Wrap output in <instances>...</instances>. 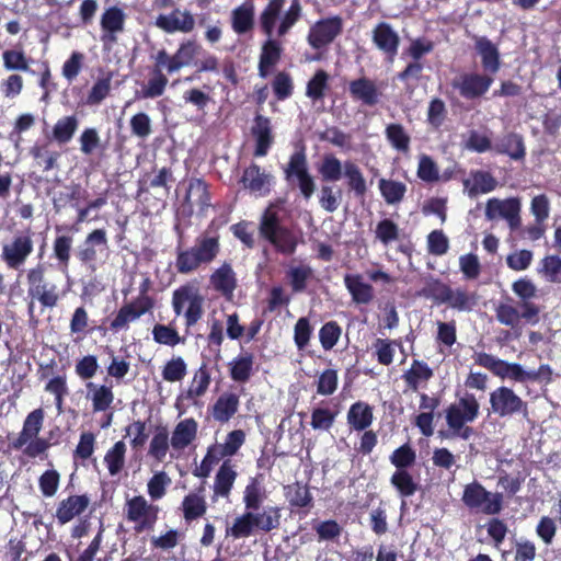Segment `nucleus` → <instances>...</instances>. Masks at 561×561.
Returning a JSON list of instances; mask_svg holds the SVG:
<instances>
[{
    "instance_id": "nucleus-1",
    "label": "nucleus",
    "mask_w": 561,
    "mask_h": 561,
    "mask_svg": "<svg viewBox=\"0 0 561 561\" xmlns=\"http://www.w3.org/2000/svg\"><path fill=\"white\" fill-rule=\"evenodd\" d=\"M285 0H270L260 15V24L267 37L273 34L286 35L301 16L299 0H293L286 11L283 10Z\"/></svg>"
},
{
    "instance_id": "nucleus-38",
    "label": "nucleus",
    "mask_w": 561,
    "mask_h": 561,
    "mask_svg": "<svg viewBox=\"0 0 561 561\" xmlns=\"http://www.w3.org/2000/svg\"><path fill=\"white\" fill-rule=\"evenodd\" d=\"M185 203L191 210L196 206L203 211L209 206L207 185L201 180H192L186 191Z\"/></svg>"
},
{
    "instance_id": "nucleus-35",
    "label": "nucleus",
    "mask_w": 561,
    "mask_h": 561,
    "mask_svg": "<svg viewBox=\"0 0 561 561\" xmlns=\"http://www.w3.org/2000/svg\"><path fill=\"white\" fill-rule=\"evenodd\" d=\"M88 398L92 401L94 412L107 410L114 400L113 391L110 387L104 385H96L94 382L87 383Z\"/></svg>"
},
{
    "instance_id": "nucleus-36",
    "label": "nucleus",
    "mask_w": 561,
    "mask_h": 561,
    "mask_svg": "<svg viewBox=\"0 0 561 561\" xmlns=\"http://www.w3.org/2000/svg\"><path fill=\"white\" fill-rule=\"evenodd\" d=\"M202 492L203 488L198 492L188 493L183 499L181 507L185 520L197 519L206 513L207 504Z\"/></svg>"
},
{
    "instance_id": "nucleus-55",
    "label": "nucleus",
    "mask_w": 561,
    "mask_h": 561,
    "mask_svg": "<svg viewBox=\"0 0 561 561\" xmlns=\"http://www.w3.org/2000/svg\"><path fill=\"white\" fill-rule=\"evenodd\" d=\"M390 481L402 496H411L416 491V483L407 469L396 470Z\"/></svg>"
},
{
    "instance_id": "nucleus-21",
    "label": "nucleus",
    "mask_w": 561,
    "mask_h": 561,
    "mask_svg": "<svg viewBox=\"0 0 561 561\" xmlns=\"http://www.w3.org/2000/svg\"><path fill=\"white\" fill-rule=\"evenodd\" d=\"M474 48L481 58L483 69L494 75L500 70V51L495 44L484 36L474 37Z\"/></svg>"
},
{
    "instance_id": "nucleus-17",
    "label": "nucleus",
    "mask_w": 561,
    "mask_h": 561,
    "mask_svg": "<svg viewBox=\"0 0 561 561\" xmlns=\"http://www.w3.org/2000/svg\"><path fill=\"white\" fill-rule=\"evenodd\" d=\"M90 503L87 494L70 495L58 503L55 517L60 525H66L84 513Z\"/></svg>"
},
{
    "instance_id": "nucleus-7",
    "label": "nucleus",
    "mask_w": 561,
    "mask_h": 561,
    "mask_svg": "<svg viewBox=\"0 0 561 561\" xmlns=\"http://www.w3.org/2000/svg\"><path fill=\"white\" fill-rule=\"evenodd\" d=\"M159 514V506L147 501L142 495H136L126 500L124 515L127 522L131 523L137 534L151 530Z\"/></svg>"
},
{
    "instance_id": "nucleus-46",
    "label": "nucleus",
    "mask_w": 561,
    "mask_h": 561,
    "mask_svg": "<svg viewBox=\"0 0 561 561\" xmlns=\"http://www.w3.org/2000/svg\"><path fill=\"white\" fill-rule=\"evenodd\" d=\"M318 171L323 181L336 182L343 175V163L333 154H327L323 157Z\"/></svg>"
},
{
    "instance_id": "nucleus-5",
    "label": "nucleus",
    "mask_w": 561,
    "mask_h": 561,
    "mask_svg": "<svg viewBox=\"0 0 561 561\" xmlns=\"http://www.w3.org/2000/svg\"><path fill=\"white\" fill-rule=\"evenodd\" d=\"M539 307L533 302H522L519 307L512 300L500 302L495 308L496 320L519 335L524 323L536 324L539 321Z\"/></svg>"
},
{
    "instance_id": "nucleus-29",
    "label": "nucleus",
    "mask_w": 561,
    "mask_h": 561,
    "mask_svg": "<svg viewBox=\"0 0 561 561\" xmlns=\"http://www.w3.org/2000/svg\"><path fill=\"white\" fill-rule=\"evenodd\" d=\"M213 287L227 298L233 296L237 287L236 274L230 264L224 263L210 276Z\"/></svg>"
},
{
    "instance_id": "nucleus-14",
    "label": "nucleus",
    "mask_w": 561,
    "mask_h": 561,
    "mask_svg": "<svg viewBox=\"0 0 561 561\" xmlns=\"http://www.w3.org/2000/svg\"><path fill=\"white\" fill-rule=\"evenodd\" d=\"M343 21L339 16H332L316 22L309 31L308 43L319 49L331 42L342 32Z\"/></svg>"
},
{
    "instance_id": "nucleus-59",
    "label": "nucleus",
    "mask_w": 561,
    "mask_h": 561,
    "mask_svg": "<svg viewBox=\"0 0 561 561\" xmlns=\"http://www.w3.org/2000/svg\"><path fill=\"white\" fill-rule=\"evenodd\" d=\"M2 59L7 70L27 71L30 69L28 60L22 50L8 49L3 51Z\"/></svg>"
},
{
    "instance_id": "nucleus-44",
    "label": "nucleus",
    "mask_w": 561,
    "mask_h": 561,
    "mask_svg": "<svg viewBox=\"0 0 561 561\" xmlns=\"http://www.w3.org/2000/svg\"><path fill=\"white\" fill-rule=\"evenodd\" d=\"M170 446L171 444L167 428L160 427L157 430L150 440L148 455L157 461H163L167 457Z\"/></svg>"
},
{
    "instance_id": "nucleus-63",
    "label": "nucleus",
    "mask_w": 561,
    "mask_h": 561,
    "mask_svg": "<svg viewBox=\"0 0 561 561\" xmlns=\"http://www.w3.org/2000/svg\"><path fill=\"white\" fill-rule=\"evenodd\" d=\"M168 84V78L160 71L153 70V76L142 89V96L153 99L163 94Z\"/></svg>"
},
{
    "instance_id": "nucleus-8",
    "label": "nucleus",
    "mask_w": 561,
    "mask_h": 561,
    "mask_svg": "<svg viewBox=\"0 0 561 561\" xmlns=\"http://www.w3.org/2000/svg\"><path fill=\"white\" fill-rule=\"evenodd\" d=\"M34 252L33 233L30 230L15 233L1 248V260L10 270H20Z\"/></svg>"
},
{
    "instance_id": "nucleus-22",
    "label": "nucleus",
    "mask_w": 561,
    "mask_h": 561,
    "mask_svg": "<svg viewBox=\"0 0 561 561\" xmlns=\"http://www.w3.org/2000/svg\"><path fill=\"white\" fill-rule=\"evenodd\" d=\"M198 430L197 422L192 419H185L180 421L171 435L170 444L173 450L182 451L188 447L196 438Z\"/></svg>"
},
{
    "instance_id": "nucleus-61",
    "label": "nucleus",
    "mask_w": 561,
    "mask_h": 561,
    "mask_svg": "<svg viewBox=\"0 0 561 561\" xmlns=\"http://www.w3.org/2000/svg\"><path fill=\"white\" fill-rule=\"evenodd\" d=\"M417 176L427 183L437 182L439 180V169L430 156H420Z\"/></svg>"
},
{
    "instance_id": "nucleus-58",
    "label": "nucleus",
    "mask_w": 561,
    "mask_h": 561,
    "mask_svg": "<svg viewBox=\"0 0 561 561\" xmlns=\"http://www.w3.org/2000/svg\"><path fill=\"white\" fill-rule=\"evenodd\" d=\"M60 484V474L57 470L50 469L42 473L38 479V486L45 497L56 495Z\"/></svg>"
},
{
    "instance_id": "nucleus-43",
    "label": "nucleus",
    "mask_w": 561,
    "mask_h": 561,
    "mask_svg": "<svg viewBox=\"0 0 561 561\" xmlns=\"http://www.w3.org/2000/svg\"><path fill=\"white\" fill-rule=\"evenodd\" d=\"M280 57V47L276 41L268 37L262 47L259 70L262 77H266L271 67H273Z\"/></svg>"
},
{
    "instance_id": "nucleus-11",
    "label": "nucleus",
    "mask_w": 561,
    "mask_h": 561,
    "mask_svg": "<svg viewBox=\"0 0 561 561\" xmlns=\"http://www.w3.org/2000/svg\"><path fill=\"white\" fill-rule=\"evenodd\" d=\"M493 81L490 73L465 72L454 79L453 87L462 98L473 100L485 94Z\"/></svg>"
},
{
    "instance_id": "nucleus-12",
    "label": "nucleus",
    "mask_w": 561,
    "mask_h": 561,
    "mask_svg": "<svg viewBox=\"0 0 561 561\" xmlns=\"http://www.w3.org/2000/svg\"><path fill=\"white\" fill-rule=\"evenodd\" d=\"M519 211L520 203L515 197L506 199L490 198L485 205L486 219H505L512 229H516L520 224Z\"/></svg>"
},
{
    "instance_id": "nucleus-9",
    "label": "nucleus",
    "mask_w": 561,
    "mask_h": 561,
    "mask_svg": "<svg viewBox=\"0 0 561 561\" xmlns=\"http://www.w3.org/2000/svg\"><path fill=\"white\" fill-rule=\"evenodd\" d=\"M490 413L499 417H508L522 414L528 417V404L515 391L506 386H501L490 392Z\"/></svg>"
},
{
    "instance_id": "nucleus-28",
    "label": "nucleus",
    "mask_w": 561,
    "mask_h": 561,
    "mask_svg": "<svg viewBox=\"0 0 561 561\" xmlns=\"http://www.w3.org/2000/svg\"><path fill=\"white\" fill-rule=\"evenodd\" d=\"M252 134L255 138V157H264L273 142L271 122L267 117L257 115L254 119Z\"/></svg>"
},
{
    "instance_id": "nucleus-48",
    "label": "nucleus",
    "mask_w": 561,
    "mask_h": 561,
    "mask_svg": "<svg viewBox=\"0 0 561 561\" xmlns=\"http://www.w3.org/2000/svg\"><path fill=\"white\" fill-rule=\"evenodd\" d=\"M379 190L388 204H397L402 201L407 186L398 181L381 179L379 181Z\"/></svg>"
},
{
    "instance_id": "nucleus-47",
    "label": "nucleus",
    "mask_w": 561,
    "mask_h": 561,
    "mask_svg": "<svg viewBox=\"0 0 561 561\" xmlns=\"http://www.w3.org/2000/svg\"><path fill=\"white\" fill-rule=\"evenodd\" d=\"M386 137L391 146L401 152L409 151L410 136L400 124H390L386 128Z\"/></svg>"
},
{
    "instance_id": "nucleus-53",
    "label": "nucleus",
    "mask_w": 561,
    "mask_h": 561,
    "mask_svg": "<svg viewBox=\"0 0 561 561\" xmlns=\"http://www.w3.org/2000/svg\"><path fill=\"white\" fill-rule=\"evenodd\" d=\"M245 442V433L242 430L230 432L224 444L214 445L222 457L233 456Z\"/></svg>"
},
{
    "instance_id": "nucleus-16",
    "label": "nucleus",
    "mask_w": 561,
    "mask_h": 561,
    "mask_svg": "<svg viewBox=\"0 0 561 561\" xmlns=\"http://www.w3.org/2000/svg\"><path fill=\"white\" fill-rule=\"evenodd\" d=\"M273 180L271 173L252 163L243 171L241 183L245 190H249L255 196H265L271 191Z\"/></svg>"
},
{
    "instance_id": "nucleus-34",
    "label": "nucleus",
    "mask_w": 561,
    "mask_h": 561,
    "mask_svg": "<svg viewBox=\"0 0 561 561\" xmlns=\"http://www.w3.org/2000/svg\"><path fill=\"white\" fill-rule=\"evenodd\" d=\"M373 422L371 408L365 402H356L351 405L347 412V423L355 431H364Z\"/></svg>"
},
{
    "instance_id": "nucleus-30",
    "label": "nucleus",
    "mask_w": 561,
    "mask_h": 561,
    "mask_svg": "<svg viewBox=\"0 0 561 561\" xmlns=\"http://www.w3.org/2000/svg\"><path fill=\"white\" fill-rule=\"evenodd\" d=\"M254 26V3L251 0L231 11V27L234 33L241 35L250 32Z\"/></svg>"
},
{
    "instance_id": "nucleus-42",
    "label": "nucleus",
    "mask_w": 561,
    "mask_h": 561,
    "mask_svg": "<svg viewBox=\"0 0 561 561\" xmlns=\"http://www.w3.org/2000/svg\"><path fill=\"white\" fill-rule=\"evenodd\" d=\"M231 379L238 382H245L250 379L253 370V355L241 354L229 363Z\"/></svg>"
},
{
    "instance_id": "nucleus-2",
    "label": "nucleus",
    "mask_w": 561,
    "mask_h": 561,
    "mask_svg": "<svg viewBox=\"0 0 561 561\" xmlns=\"http://www.w3.org/2000/svg\"><path fill=\"white\" fill-rule=\"evenodd\" d=\"M220 251L218 236L201 234L195 239L194 245L185 250H179L175 267L180 274H190L203 264L211 263Z\"/></svg>"
},
{
    "instance_id": "nucleus-56",
    "label": "nucleus",
    "mask_w": 561,
    "mask_h": 561,
    "mask_svg": "<svg viewBox=\"0 0 561 561\" xmlns=\"http://www.w3.org/2000/svg\"><path fill=\"white\" fill-rule=\"evenodd\" d=\"M400 229L396 222L390 219H382L375 229V237L383 245H388L399 239Z\"/></svg>"
},
{
    "instance_id": "nucleus-57",
    "label": "nucleus",
    "mask_w": 561,
    "mask_h": 561,
    "mask_svg": "<svg viewBox=\"0 0 561 561\" xmlns=\"http://www.w3.org/2000/svg\"><path fill=\"white\" fill-rule=\"evenodd\" d=\"M154 342L168 346H175L183 342L178 331L170 325L156 324L152 329Z\"/></svg>"
},
{
    "instance_id": "nucleus-26",
    "label": "nucleus",
    "mask_w": 561,
    "mask_h": 561,
    "mask_svg": "<svg viewBox=\"0 0 561 561\" xmlns=\"http://www.w3.org/2000/svg\"><path fill=\"white\" fill-rule=\"evenodd\" d=\"M44 421V412L42 409H36L32 411L23 423V428L20 432L16 439L12 442V447L14 449H21L24 447L25 443H27L31 438L38 437V434L42 430Z\"/></svg>"
},
{
    "instance_id": "nucleus-49",
    "label": "nucleus",
    "mask_w": 561,
    "mask_h": 561,
    "mask_svg": "<svg viewBox=\"0 0 561 561\" xmlns=\"http://www.w3.org/2000/svg\"><path fill=\"white\" fill-rule=\"evenodd\" d=\"M73 239L70 236H58L53 243L54 256L59 262L62 271H66L70 261Z\"/></svg>"
},
{
    "instance_id": "nucleus-37",
    "label": "nucleus",
    "mask_w": 561,
    "mask_h": 561,
    "mask_svg": "<svg viewBox=\"0 0 561 561\" xmlns=\"http://www.w3.org/2000/svg\"><path fill=\"white\" fill-rule=\"evenodd\" d=\"M433 376L430 366L420 360H414L411 367L404 373L403 379L408 387L416 391L422 385L426 383Z\"/></svg>"
},
{
    "instance_id": "nucleus-41",
    "label": "nucleus",
    "mask_w": 561,
    "mask_h": 561,
    "mask_svg": "<svg viewBox=\"0 0 561 561\" xmlns=\"http://www.w3.org/2000/svg\"><path fill=\"white\" fill-rule=\"evenodd\" d=\"M343 175L347 180V185L356 196H364L367 192L366 180L357 164L347 160L343 163Z\"/></svg>"
},
{
    "instance_id": "nucleus-60",
    "label": "nucleus",
    "mask_w": 561,
    "mask_h": 561,
    "mask_svg": "<svg viewBox=\"0 0 561 561\" xmlns=\"http://www.w3.org/2000/svg\"><path fill=\"white\" fill-rule=\"evenodd\" d=\"M328 73L324 70H318L307 84V96L314 101L322 99L328 88Z\"/></svg>"
},
{
    "instance_id": "nucleus-25",
    "label": "nucleus",
    "mask_w": 561,
    "mask_h": 561,
    "mask_svg": "<svg viewBox=\"0 0 561 561\" xmlns=\"http://www.w3.org/2000/svg\"><path fill=\"white\" fill-rule=\"evenodd\" d=\"M344 285L356 304L366 305L374 298L373 286L360 274H346Z\"/></svg>"
},
{
    "instance_id": "nucleus-18",
    "label": "nucleus",
    "mask_w": 561,
    "mask_h": 561,
    "mask_svg": "<svg viewBox=\"0 0 561 561\" xmlns=\"http://www.w3.org/2000/svg\"><path fill=\"white\" fill-rule=\"evenodd\" d=\"M240 396L232 390L221 392L210 408L211 416L219 423L229 422L238 412Z\"/></svg>"
},
{
    "instance_id": "nucleus-40",
    "label": "nucleus",
    "mask_w": 561,
    "mask_h": 561,
    "mask_svg": "<svg viewBox=\"0 0 561 561\" xmlns=\"http://www.w3.org/2000/svg\"><path fill=\"white\" fill-rule=\"evenodd\" d=\"M211 382L210 371L207 364L203 363L198 369L194 371L192 381L187 389L188 399H198L205 396Z\"/></svg>"
},
{
    "instance_id": "nucleus-64",
    "label": "nucleus",
    "mask_w": 561,
    "mask_h": 561,
    "mask_svg": "<svg viewBox=\"0 0 561 561\" xmlns=\"http://www.w3.org/2000/svg\"><path fill=\"white\" fill-rule=\"evenodd\" d=\"M280 252L291 254L296 250L297 241L295 236L283 228L278 230L271 239H268Z\"/></svg>"
},
{
    "instance_id": "nucleus-3",
    "label": "nucleus",
    "mask_w": 561,
    "mask_h": 561,
    "mask_svg": "<svg viewBox=\"0 0 561 561\" xmlns=\"http://www.w3.org/2000/svg\"><path fill=\"white\" fill-rule=\"evenodd\" d=\"M280 510L276 506H265L262 511H247L238 516L232 526L227 528V536L236 539L250 537L254 530L268 533L278 528Z\"/></svg>"
},
{
    "instance_id": "nucleus-52",
    "label": "nucleus",
    "mask_w": 561,
    "mask_h": 561,
    "mask_svg": "<svg viewBox=\"0 0 561 561\" xmlns=\"http://www.w3.org/2000/svg\"><path fill=\"white\" fill-rule=\"evenodd\" d=\"M450 286L444 284L439 279L428 278L425 286L420 291L421 296L433 299L436 304H444Z\"/></svg>"
},
{
    "instance_id": "nucleus-19",
    "label": "nucleus",
    "mask_w": 561,
    "mask_h": 561,
    "mask_svg": "<svg viewBox=\"0 0 561 561\" xmlns=\"http://www.w3.org/2000/svg\"><path fill=\"white\" fill-rule=\"evenodd\" d=\"M373 42L378 49L393 58L398 53L400 37L390 24L381 22L373 30Z\"/></svg>"
},
{
    "instance_id": "nucleus-15",
    "label": "nucleus",
    "mask_w": 561,
    "mask_h": 561,
    "mask_svg": "<svg viewBox=\"0 0 561 561\" xmlns=\"http://www.w3.org/2000/svg\"><path fill=\"white\" fill-rule=\"evenodd\" d=\"M153 307L152 299L147 295H140L137 299L123 306L111 322L113 330L126 329L130 322L136 321Z\"/></svg>"
},
{
    "instance_id": "nucleus-32",
    "label": "nucleus",
    "mask_w": 561,
    "mask_h": 561,
    "mask_svg": "<svg viewBox=\"0 0 561 561\" xmlns=\"http://www.w3.org/2000/svg\"><path fill=\"white\" fill-rule=\"evenodd\" d=\"M237 479V471L230 460L224 461L214 481V497H228Z\"/></svg>"
},
{
    "instance_id": "nucleus-4",
    "label": "nucleus",
    "mask_w": 561,
    "mask_h": 561,
    "mask_svg": "<svg viewBox=\"0 0 561 561\" xmlns=\"http://www.w3.org/2000/svg\"><path fill=\"white\" fill-rule=\"evenodd\" d=\"M480 404L473 394H466L451 403L445 411V419L451 436L469 439L473 430L468 426L479 415Z\"/></svg>"
},
{
    "instance_id": "nucleus-50",
    "label": "nucleus",
    "mask_w": 561,
    "mask_h": 561,
    "mask_svg": "<svg viewBox=\"0 0 561 561\" xmlns=\"http://www.w3.org/2000/svg\"><path fill=\"white\" fill-rule=\"evenodd\" d=\"M539 273L551 283H561V257L548 255L540 262Z\"/></svg>"
},
{
    "instance_id": "nucleus-33",
    "label": "nucleus",
    "mask_w": 561,
    "mask_h": 561,
    "mask_svg": "<svg viewBox=\"0 0 561 561\" xmlns=\"http://www.w3.org/2000/svg\"><path fill=\"white\" fill-rule=\"evenodd\" d=\"M444 304L458 311H471L477 306V295L460 287H450Z\"/></svg>"
},
{
    "instance_id": "nucleus-54",
    "label": "nucleus",
    "mask_w": 561,
    "mask_h": 561,
    "mask_svg": "<svg viewBox=\"0 0 561 561\" xmlns=\"http://www.w3.org/2000/svg\"><path fill=\"white\" fill-rule=\"evenodd\" d=\"M112 79V73H107L94 82L87 98V103L89 105H98L108 95Z\"/></svg>"
},
{
    "instance_id": "nucleus-24",
    "label": "nucleus",
    "mask_w": 561,
    "mask_h": 561,
    "mask_svg": "<svg viewBox=\"0 0 561 561\" xmlns=\"http://www.w3.org/2000/svg\"><path fill=\"white\" fill-rule=\"evenodd\" d=\"M348 90L355 101H360L365 105H375L379 101V91L374 81L366 77L352 80Z\"/></svg>"
},
{
    "instance_id": "nucleus-39",
    "label": "nucleus",
    "mask_w": 561,
    "mask_h": 561,
    "mask_svg": "<svg viewBox=\"0 0 561 561\" xmlns=\"http://www.w3.org/2000/svg\"><path fill=\"white\" fill-rule=\"evenodd\" d=\"M79 119L76 115L62 116L55 123L51 136L58 144H68L77 133Z\"/></svg>"
},
{
    "instance_id": "nucleus-31",
    "label": "nucleus",
    "mask_w": 561,
    "mask_h": 561,
    "mask_svg": "<svg viewBox=\"0 0 561 561\" xmlns=\"http://www.w3.org/2000/svg\"><path fill=\"white\" fill-rule=\"evenodd\" d=\"M127 446L123 440L116 442L110 447L103 458L110 477H118L126 466Z\"/></svg>"
},
{
    "instance_id": "nucleus-13",
    "label": "nucleus",
    "mask_w": 561,
    "mask_h": 561,
    "mask_svg": "<svg viewBox=\"0 0 561 561\" xmlns=\"http://www.w3.org/2000/svg\"><path fill=\"white\" fill-rule=\"evenodd\" d=\"M154 25L168 34H188L194 31L196 21L191 11L176 8L168 14L158 15Z\"/></svg>"
},
{
    "instance_id": "nucleus-62",
    "label": "nucleus",
    "mask_w": 561,
    "mask_h": 561,
    "mask_svg": "<svg viewBox=\"0 0 561 561\" xmlns=\"http://www.w3.org/2000/svg\"><path fill=\"white\" fill-rule=\"evenodd\" d=\"M341 333L342 330L336 322H327L319 331L321 346L327 351L333 348L340 340Z\"/></svg>"
},
{
    "instance_id": "nucleus-27",
    "label": "nucleus",
    "mask_w": 561,
    "mask_h": 561,
    "mask_svg": "<svg viewBox=\"0 0 561 561\" xmlns=\"http://www.w3.org/2000/svg\"><path fill=\"white\" fill-rule=\"evenodd\" d=\"M27 295L31 298L28 304V312L32 314L34 311V301L37 300L44 308H54L57 306L60 294L57 285L46 283L33 289H27Z\"/></svg>"
},
{
    "instance_id": "nucleus-45",
    "label": "nucleus",
    "mask_w": 561,
    "mask_h": 561,
    "mask_svg": "<svg viewBox=\"0 0 561 561\" xmlns=\"http://www.w3.org/2000/svg\"><path fill=\"white\" fill-rule=\"evenodd\" d=\"M161 374L168 382H180L187 374V365L181 356H175L163 365Z\"/></svg>"
},
{
    "instance_id": "nucleus-20",
    "label": "nucleus",
    "mask_w": 561,
    "mask_h": 561,
    "mask_svg": "<svg viewBox=\"0 0 561 561\" xmlns=\"http://www.w3.org/2000/svg\"><path fill=\"white\" fill-rule=\"evenodd\" d=\"M497 186L496 179L485 171H472L467 179L463 180L465 192L469 197L473 198L481 194H488Z\"/></svg>"
},
{
    "instance_id": "nucleus-10",
    "label": "nucleus",
    "mask_w": 561,
    "mask_h": 561,
    "mask_svg": "<svg viewBox=\"0 0 561 561\" xmlns=\"http://www.w3.org/2000/svg\"><path fill=\"white\" fill-rule=\"evenodd\" d=\"M461 500L468 508L486 515L497 514L502 508V495L486 491L476 481L465 486Z\"/></svg>"
},
{
    "instance_id": "nucleus-51",
    "label": "nucleus",
    "mask_w": 561,
    "mask_h": 561,
    "mask_svg": "<svg viewBox=\"0 0 561 561\" xmlns=\"http://www.w3.org/2000/svg\"><path fill=\"white\" fill-rule=\"evenodd\" d=\"M171 478L164 471L154 473L147 483L148 495L157 501L165 495L168 486L171 484Z\"/></svg>"
},
{
    "instance_id": "nucleus-6",
    "label": "nucleus",
    "mask_w": 561,
    "mask_h": 561,
    "mask_svg": "<svg viewBox=\"0 0 561 561\" xmlns=\"http://www.w3.org/2000/svg\"><path fill=\"white\" fill-rule=\"evenodd\" d=\"M204 298L197 287L184 285L173 291L172 307L176 316L184 314L185 324L192 327L203 316Z\"/></svg>"
},
{
    "instance_id": "nucleus-23",
    "label": "nucleus",
    "mask_w": 561,
    "mask_h": 561,
    "mask_svg": "<svg viewBox=\"0 0 561 561\" xmlns=\"http://www.w3.org/2000/svg\"><path fill=\"white\" fill-rule=\"evenodd\" d=\"M126 14L118 7L106 9L101 16L102 39L116 41V35L124 31Z\"/></svg>"
}]
</instances>
